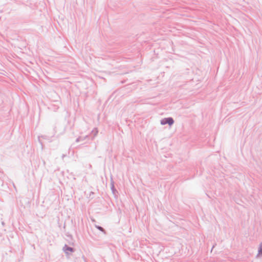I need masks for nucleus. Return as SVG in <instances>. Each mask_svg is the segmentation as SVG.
Masks as SVG:
<instances>
[{
	"mask_svg": "<svg viewBox=\"0 0 262 262\" xmlns=\"http://www.w3.org/2000/svg\"><path fill=\"white\" fill-rule=\"evenodd\" d=\"M89 137V135H86L84 137H79L76 139V142L78 143L81 141H84V140L86 139Z\"/></svg>",
	"mask_w": 262,
	"mask_h": 262,
	"instance_id": "obj_6",
	"label": "nucleus"
},
{
	"mask_svg": "<svg viewBox=\"0 0 262 262\" xmlns=\"http://www.w3.org/2000/svg\"><path fill=\"white\" fill-rule=\"evenodd\" d=\"M98 133V130L97 128H95L92 130L91 134L93 135V136L92 137V140L94 139V138L97 136Z\"/></svg>",
	"mask_w": 262,
	"mask_h": 262,
	"instance_id": "obj_7",
	"label": "nucleus"
},
{
	"mask_svg": "<svg viewBox=\"0 0 262 262\" xmlns=\"http://www.w3.org/2000/svg\"><path fill=\"white\" fill-rule=\"evenodd\" d=\"M95 227L96 228H97L100 231L103 232L104 233H105V230H104V229L102 227L99 226L98 225H95Z\"/></svg>",
	"mask_w": 262,
	"mask_h": 262,
	"instance_id": "obj_9",
	"label": "nucleus"
},
{
	"mask_svg": "<svg viewBox=\"0 0 262 262\" xmlns=\"http://www.w3.org/2000/svg\"><path fill=\"white\" fill-rule=\"evenodd\" d=\"M111 189L114 196H117L118 192L115 187L114 182L112 180L111 183Z\"/></svg>",
	"mask_w": 262,
	"mask_h": 262,
	"instance_id": "obj_3",
	"label": "nucleus"
},
{
	"mask_svg": "<svg viewBox=\"0 0 262 262\" xmlns=\"http://www.w3.org/2000/svg\"><path fill=\"white\" fill-rule=\"evenodd\" d=\"M85 194L88 195V194H86V191H85Z\"/></svg>",
	"mask_w": 262,
	"mask_h": 262,
	"instance_id": "obj_11",
	"label": "nucleus"
},
{
	"mask_svg": "<svg viewBox=\"0 0 262 262\" xmlns=\"http://www.w3.org/2000/svg\"><path fill=\"white\" fill-rule=\"evenodd\" d=\"M174 123V120L171 117L165 118L161 120L162 125L168 124L171 126Z\"/></svg>",
	"mask_w": 262,
	"mask_h": 262,
	"instance_id": "obj_1",
	"label": "nucleus"
},
{
	"mask_svg": "<svg viewBox=\"0 0 262 262\" xmlns=\"http://www.w3.org/2000/svg\"><path fill=\"white\" fill-rule=\"evenodd\" d=\"M61 126V125L59 124H56L54 128V130L55 133H58V135H62L64 133L65 131V128L64 127H62V129L61 130H59L58 128Z\"/></svg>",
	"mask_w": 262,
	"mask_h": 262,
	"instance_id": "obj_2",
	"label": "nucleus"
},
{
	"mask_svg": "<svg viewBox=\"0 0 262 262\" xmlns=\"http://www.w3.org/2000/svg\"><path fill=\"white\" fill-rule=\"evenodd\" d=\"M65 156L64 155H62V158H63V157H64Z\"/></svg>",
	"mask_w": 262,
	"mask_h": 262,
	"instance_id": "obj_12",
	"label": "nucleus"
},
{
	"mask_svg": "<svg viewBox=\"0 0 262 262\" xmlns=\"http://www.w3.org/2000/svg\"><path fill=\"white\" fill-rule=\"evenodd\" d=\"M234 201L237 204L242 206H244L243 204H242V201L241 200L240 198H234Z\"/></svg>",
	"mask_w": 262,
	"mask_h": 262,
	"instance_id": "obj_8",
	"label": "nucleus"
},
{
	"mask_svg": "<svg viewBox=\"0 0 262 262\" xmlns=\"http://www.w3.org/2000/svg\"><path fill=\"white\" fill-rule=\"evenodd\" d=\"M89 195H91L92 194H93L94 193L92 191H89Z\"/></svg>",
	"mask_w": 262,
	"mask_h": 262,
	"instance_id": "obj_10",
	"label": "nucleus"
},
{
	"mask_svg": "<svg viewBox=\"0 0 262 262\" xmlns=\"http://www.w3.org/2000/svg\"><path fill=\"white\" fill-rule=\"evenodd\" d=\"M262 257V242L259 245L258 253L256 255V258H258Z\"/></svg>",
	"mask_w": 262,
	"mask_h": 262,
	"instance_id": "obj_4",
	"label": "nucleus"
},
{
	"mask_svg": "<svg viewBox=\"0 0 262 262\" xmlns=\"http://www.w3.org/2000/svg\"><path fill=\"white\" fill-rule=\"evenodd\" d=\"M63 250L66 254L68 253V251L72 252L74 251V249L73 248L68 247L67 245H65L63 247Z\"/></svg>",
	"mask_w": 262,
	"mask_h": 262,
	"instance_id": "obj_5",
	"label": "nucleus"
}]
</instances>
